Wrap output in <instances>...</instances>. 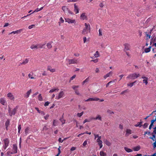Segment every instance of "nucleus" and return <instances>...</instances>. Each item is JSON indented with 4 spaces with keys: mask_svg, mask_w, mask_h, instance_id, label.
Here are the masks:
<instances>
[{
    "mask_svg": "<svg viewBox=\"0 0 156 156\" xmlns=\"http://www.w3.org/2000/svg\"><path fill=\"white\" fill-rule=\"evenodd\" d=\"M89 81V77L87 78H86L84 81L83 82H82V85H83L84 83L86 82H88Z\"/></svg>",
    "mask_w": 156,
    "mask_h": 156,
    "instance_id": "c03bdc74",
    "label": "nucleus"
},
{
    "mask_svg": "<svg viewBox=\"0 0 156 156\" xmlns=\"http://www.w3.org/2000/svg\"><path fill=\"white\" fill-rule=\"evenodd\" d=\"M99 100V99L98 98H89L88 99L85 100V101H98Z\"/></svg>",
    "mask_w": 156,
    "mask_h": 156,
    "instance_id": "f3484780",
    "label": "nucleus"
},
{
    "mask_svg": "<svg viewBox=\"0 0 156 156\" xmlns=\"http://www.w3.org/2000/svg\"><path fill=\"white\" fill-rule=\"evenodd\" d=\"M152 51L153 53H156V47L153 48L152 50Z\"/></svg>",
    "mask_w": 156,
    "mask_h": 156,
    "instance_id": "774afa93",
    "label": "nucleus"
},
{
    "mask_svg": "<svg viewBox=\"0 0 156 156\" xmlns=\"http://www.w3.org/2000/svg\"><path fill=\"white\" fill-rule=\"evenodd\" d=\"M38 99L39 101H41L42 100V97L41 96V94H39L38 97Z\"/></svg>",
    "mask_w": 156,
    "mask_h": 156,
    "instance_id": "ea45409f",
    "label": "nucleus"
},
{
    "mask_svg": "<svg viewBox=\"0 0 156 156\" xmlns=\"http://www.w3.org/2000/svg\"><path fill=\"white\" fill-rule=\"evenodd\" d=\"M126 136H128L130 134L132 133V130L130 129H128L126 130Z\"/></svg>",
    "mask_w": 156,
    "mask_h": 156,
    "instance_id": "5701e85b",
    "label": "nucleus"
},
{
    "mask_svg": "<svg viewBox=\"0 0 156 156\" xmlns=\"http://www.w3.org/2000/svg\"><path fill=\"white\" fill-rule=\"evenodd\" d=\"M32 74L33 73H32V74H31V73H29L28 74V76L29 78H30V79H34L35 78L34 77L32 76Z\"/></svg>",
    "mask_w": 156,
    "mask_h": 156,
    "instance_id": "a19ab883",
    "label": "nucleus"
},
{
    "mask_svg": "<svg viewBox=\"0 0 156 156\" xmlns=\"http://www.w3.org/2000/svg\"><path fill=\"white\" fill-rule=\"evenodd\" d=\"M45 44H37L38 48H42Z\"/></svg>",
    "mask_w": 156,
    "mask_h": 156,
    "instance_id": "58836bf2",
    "label": "nucleus"
},
{
    "mask_svg": "<svg viewBox=\"0 0 156 156\" xmlns=\"http://www.w3.org/2000/svg\"><path fill=\"white\" fill-rule=\"evenodd\" d=\"M31 92H32V90L31 89L29 90L26 93V94L24 96L26 98H28L29 95H30V93H31Z\"/></svg>",
    "mask_w": 156,
    "mask_h": 156,
    "instance_id": "6ab92c4d",
    "label": "nucleus"
},
{
    "mask_svg": "<svg viewBox=\"0 0 156 156\" xmlns=\"http://www.w3.org/2000/svg\"><path fill=\"white\" fill-rule=\"evenodd\" d=\"M85 28L86 29L87 31L90 32V26L89 23H85Z\"/></svg>",
    "mask_w": 156,
    "mask_h": 156,
    "instance_id": "9b49d317",
    "label": "nucleus"
},
{
    "mask_svg": "<svg viewBox=\"0 0 156 156\" xmlns=\"http://www.w3.org/2000/svg\"><path fill=\"white\" fill-rule=\"evenodd\" d=\"M47 46L48 48L49 49H50L52 47L51 44L50 43H48L47 44Z\"/></svg>",
    "mask_w": 156,
    "mask_h": 156,
    "instance_id": "4c0bfd02",
    "label": "nucleus"
},
{
    "mask_svg": "<svg viewBox=\"0 0 156 156\" xmlns=\"http://www.w3.org/2000/svg\"><path fill=\"white\" fill-rule=\"evenodd\" d=\"M99 31V36H102V30L101 29H99L98 30Z\"/></svg>",
    "mask_w": 156,
    "mask_h": 156,
    "instance_id": "a18cd8bd",
    "label": "nucleus"
},
{
    "mask_svg": "<svg viewBox=\"0 0 156 156\" xmlns=\"http://www.w3.org/2000/svg\"><path fill=\"white\" fill-rule=\"evenodd\" d=\"M22 29H20L19 30L12 31L11 33H10L9 34H18L20 33L22 31Z\"/></svg>",
    "mask_w": 156,
    "mask_h": 156,
    "instance_id": "ddd939ff",
    "label": "nucleus"
},
{
    "mask_svg": "<svg viewBox=\"0 0 156 156\" xmlns=\"http://www.w3.org/2000/svg\"><path fill=\"white\" fill-rule=\"evenodd\" d=\"M66 60H67L68 61L69 64V65L71 64H76L78 62V60L75 58H74L73 59H66Z\"/></svg>",
    "mask_w": 156,
    "mask_h": 156,
    "instance_id": "20e7f679",
    "label": "nucleus"
},
{
    "mask_svg": "<svg viewBox=\"0 0 156 156\" xmlns=\"http://www.w3.org/2000/svg\"><path fill=\"white\" fill-rule=\"evenodd\" d=\"M83 113V112L82 111V112L80 113H78L77 114V116L79 117H80L82 116Z\"/></svg>",
    "mask_w": 156,
    "mask_h": 156,
    "instance_id": "8fccbe9b",
    "label": "nucleus"
},
{
    "mask_svg": "<svg viewBox=\"0 0 156 156\" xmlns=\"http://www.w3.org/2000/svg\"><path fill=\"white\" fill-rule=\"evenodd\" d=\"M62 9L65 13L68 14H72V12L69 10L68 7L66 6H63L62 7Z\"/></svg>",
    "mask_w": 156,
    "mask_h": 156,
    "instance_id": "7ed1b4c3",
    "label": "nucleus"
},
{
    "mask_svg": "<svg viewBox=\"0 0 156 156\" xmlns=\"http://www.w3.org/2000/svg\"><path fill=\"white\" fill-rule=\"evenodd\" d=\"M104 142L105 143V144L106 145H108V146L111 145V143L106 140Z\"/></svg>",
    "mask_w": 156,
    "mask_h": 156,
    "instance_id": "473e14b6",
    "label": "nucleus"
},
{
    "mask_svg": "<svg viewBox=\"0 0 156 156\" xmlns=\"http://www.w3.org/2000/svg\"><path fill=\"white\" fill-rule=\"evenodd\" d=\"M136 82V81H135L134 82L130 83H128L127 85L128 86H129L130 87H131L133 86V85Z\"/></svg>",
    "mask_w": 156,
    "mask_h": 156,
    "instance_id": "f704fd0d",
    "label": "nucleus"
},
{
    "mask_svg": "<svg viewBox=\"0 0 156 156\" xmlns=\"http://www.w3.org/2000/svg\"><path fill=\"white\" fill-rule=\"evenodd\" d=\"M9 119H7L5 123V125L6 128V130H8V127L9 126Z\"/></svg>",
    "mask_w": 156,
    "mask_h": 156,
    "instance_id": "4be33fe9",
    "label": "nucleus"
},
{
    "mask_svg": "<svg viewBox=\"0 0 156 156\" xmlns=\"http://www.w3.org/2000/svg\"><path fill=\"white\" fill-rule=\"evenodd\" d=\"M47 70L50 71L51 72H55V69H51V66H48Z\"/></svg>",
    "mask_w": 156,
    "mask_h": 156,
    "instance_id": "412c9836",
    "label": "nucleus"
},
{
    "mask_svg": "<svg viewBox=\"0 0 156 156\" xmlns=\"http://www.w3.org/2000/svg\"><path fill=\"white\" fill-rule=\"evenodd\" d=\"M107 112L108 113H109V114H111L112 113H114V112H113L111 110H107Z\"/></svg>",
    "mask_w": 156,
    "mask_h": 156,
    "instance_id": "680f3d73",
    "label": "nucleus"
},
{
    "mask_svg": "<svg viewBox=\"0 0 156 156\" xmlns=\"http://www.w3.org/2000/svg\"><path fill=\"white\" fill-rule=\"evenodd\" d=\"M98 138L97 139V142H99L100 141H101V136H98Z\"/></svg>",
    "mask_w": 156,
    "mask_h": 156,
    "instance_id": "13d9d810",
    "label": "nucleus"
},
{
    "mask_svg": "<svg viewBox=\"0 0 156 156\" xmlns=\"http://www.w3.org/2000/svg\"><path fill=\"white\" fill-rule=\"evenodd\" d=\"M128 92V90H124L122 92H121L120 93V95H124V94L126 93H127Z\"/></svg>",
    "mask_w": 156,
    "mask_h": 156,
    "instance_id": "37998d69",
    "label": "nucleus"
},
{
    "mask_svg": "<svg viewBox=\"0 0 156 156\" xmlns=\"http://www.w3.org/2000/svg\"><path fill=\"white\" fill-rule=\"evenodd\" d=\"M3 141L4 143V145L8 146L9 143V139L8 138H6L4 139Z\"/></svg>",
    "mask_w": 156,
    "mask_h": 156,
    "instance_id": "2eb2a0df",
    "label": "nucleus"
},
{
    "mask_svg": "<svg viewBox=\"0 0 156 156\" xmlns=\"http://www.w3.org/2000/svg\"><path fill=\"white\" fill-rule=\"evenodd\" d=\"M80 19L82 20H87V17L85 13H83L80 16Z\"/></svg>",
    "mask_w": 156,
    "mask_h": 156,
    "instance_id": "1a4fd4ad",
    "label": "nucleus"
},
{
    "mask_svg": "<svg viewBox=\"0 0 156 156\" xmlns=\"http://www.w3.org/2000/svg\"><path fill=\"white\" fill-rule=\"evenodd\" d=\"M49 104V102L47 101L44 103V106H47Z\"/></svg>",
    "mask_w": 156,
    "mask_h": 156,
    "instance_id": "338daca9",
    "label": "nucleus"
},
{
    "mask_svg": "<svg viewBox=\"0 0 156 156\" xmlns=\"http://www.w3.org/2000/svg\"><path fill=\"white\" fill-rule=\"evenodd\" d=\"M76 75H75L73 76L70 79V81H72V80H73V79H74L76 78Z\"/></svg>",
    "mask_w": 156,
    "mask_h": 156,
    "instance_id": "bf43d9fd",
    "label": "nucleus"
},
{
    "mask_svg": "<svg viewBox=\"0 0 156 156\" xmlns=\"http://www.w3.org/2000/svg\"><path fill=\"white\" fill-rule=\"evenodd\" d=\"M111 83H114V81H112L108 82L106 85V87H108V86L111 84Z\"/></svg>",
    "mask_w": 156,
    "mask_h": 156,
    "instance_id": "864d4df0",
    "label": "nucleus"
},
{
    "mask_svg": "<svg viewBox=\"0 0 156 156\" xmlns=\"http://www.w3.org/2000/svg\"><path fill=\"white\" fill-rule=\"evenodd\" d=\"M148 124L147 123H144L143 125V127L144 128H146L147 127Z\"/></svg>",
    "mask_w": 156,
    "mask_h": 156,
    "instance_id": "e2e57ef3",
    "label": "nucleus"
},
{
    "mask_svg": "<svg viewBox=\"0 0 156 156\" xmlns=\"http://www.w3.org/2000/svg\"><path fill=\"white\" fill-rule=\"evenodd\" d=\"M100 155L101 156H105L106 154L103 151H101L100 152Z\"/></svg>",
    "mask_w": 156,
    "mask_h": 156,
    "instance_id": "3c124183",
    "label": "nucleus"
},
{
    "mask_svg": "<svg viewBox=\"0 0 156 156\" xmlns=\"http://www.w3.org/2000/svg\"><path fill=\"white\" fill-rule=\"evenodd\" d=\"M6 102V101L3 98H1L0 99V103L3 105H4L5 104Z\"/></svg>",
    "mask_w": 156,
    "mask_h": 156,
    "instance_id": "bb28decb",
    "label": "nucleus"
},
{
    "mask_svg": "<svg viewBox=\"0 0 156 156\" xmlns=\"http://www.w3.org/2000/svg\"><path fill=\"white\" fill-rule=\"evenodd\" d=\"M91 119L92 120H98V119L99 120H101V116H100L99 115H98L97 117L95 118L94 117H91Z\"/></svg>",
    "mask_w": 156,
    "mask_h": 156,
    "instance_id": "aec40b11",
    "label": "nucleus"
},
{
    "mask_svg": "<svg viewBox=\"0 0 156 156\" xmlns=\"http://www.w3.org/2000/svg\"><path fill=\"white\" fill-rule=\"evenodd\" d=\"M30 48H31L32 49H35V48H38L37 47V45H34V44H32Z\"/></svg>",
    "mask_w": 156,
    "mask_h": 156,
    "instance_id": "2f4dec72",
    "label": "nucleus"
},
{
    "mask_svg": "<svg viewBox=\"0 0 156 156\" xmlns=\"http://www.w3.org/2000/svg\"><path fill=\"white\" fill-rule=\"evenodd\" d=\"M29 59L27 58H26V59H25L24 61L23 62H22L20 63V64L19 65H22L23 64H27V63L29 62Z\"/></svg>",
    "mask_w": 156,
    "mask_h": 156,
    "instance_id": "a211bd4d",
    "label": "nucleus"
},
{
    "mask_svg": "<svg viewBox=\"0 0 156 156\" xmlns=\"http://www.w3.org/2000/svg\"><path fill=\"white\" fill-rule=\"evenodd\" d=\"M63 116H62V117L60 118V119L61 122H62V124H64L65 122V120L63 119Z\"/></svg>",
    "mask_w": 156,
    "mask_h": 156,
    "instance_id": "e433bc0d",
    "label": "nucleus"
},
{
    "mask_svg": "<svg viewBox=\"0 0 156 156\" xmlns=\"http://www.w3.org/2000/svg\"><path fill=\"white\" fill-rule=\"evenodd\" d=\"M65 21L66 22L69 23H76V21L75 20H72L68 18L65 19Z\"/></svg>",
    "mask_w": 156,
    "mask_h": 156,
    "instance_id": "6e6552de",
    "label": "nucleus"
},
{
    "mask_svg": "<svg viewBox=\"0 0 156 156\" xmlns=\"http://www.w3.org/2000/svg\"><path fill=\"white\" fill-rule=\"evenodd\" d=\"M140 146L139 145L134 147L133 149L134 151H138L140 150Z\"/></svg>",
    "mask_w": 156,
    "mask_h": 156,
    "instance_id": "b1692460",
    "label": "nucleus"
},
{
    "mask_svg": "<svg viewBox=\"0 0 156 156\" xmlns=\"http://www.w3.org/2000/svg\"><path fill=\"white\" fill-rule=\"evenodd\" d=\"M17 109L18 107L17 106H16L15 108L12 110H11V109L9 107L8 110L9 115L10 116H12L13 115H15L16 113V112L17 111Z\"/></svg>",
    "mask_w": 156,
    "mask_h": 156,
    "instance_id": "f03ea898",
    "label": "nucleus"
},
{
    "mask_svg": "<svg viewBox=\"0 0 156 156\" xmlns=\"http://www.w3.org/2000/svg\"><path fill=\"white\" fill-rule=\"evenodd\" d=\"M87 140H85L83 143V145L84 146H85L87 144Z\"/></svg>",
    "mask_w": 156,
    "mask_h": 156,
    "instance_id": "4d7b16f0",
    "label": "nucleus"
},
{
    "mask_svg": "<svg viewBox=\"0 0 156 156\" xmlns=\"http://www.w3.org/2000/svg\"><path fill=\"white\" fill-rule=\"evenodd\" d=\"M29 127H27L25 129V133L26 134H27L29 132Z\"/></svg>",
    "mask_w": 156,
    "mask_h": 156,
    "instance_id": "de8ad7c7",
    "label": "nucleus"
},
{
    "mask_svg": "<svg viewBox=\"0 0 156 156\" xmlns=\"http://www.w3.org/2000/svg\"><path fill=\"white\" fill-rule=\"evenodd\" d=\"M124 149L127 152H130L133 151L132 149L126 147H125L124 148Z\"/></svg>",
    "mask_w": 156,
    "mask_h": 156,
    "instance_id": "c85d7f7f",
    "label": "nucleus"
},
{
    "mask_svg": "<svg viewBox=\"0 0 156 156\" xmlns=\"http://www.w3.org/2000/svg\"><path fill=\"white\" fill-rule=\"evenodd\" d=\"M97 142L98 143V145L99 146L100 148H101L103 146V145L102 144V141H100L99 142Z\"/></svg>",
    "mask_w": 156,
    "mask_h": 156,
    "instance_id": "79ce46f5",
    "label": "nucleus"
},
{
    "mask_svg": "<svg viewBox=\"0 0 156 156\" xmlns=\"http://www.w3.org/2000/svg\"><path fill=\"white\" fill-rule=\"evenodd\" d=\"M43 7H42L40 9L37 8V9H35V10H34L33 11V12H32V13H31L29 14V15H27L26 16H23V17H22V19H23V18L25 17H27V16H30V14H32L33 13H34V12H38V11H40L42 9H43Z\"/></svg>",
    "mask_w": 156,
    "mask_h": 156,
    "instance_id": "9d476101",
    "label": "nucleus"
},
{
    "mask_svg": "<svg viewBox=\"0 0 156 156\" xmlns=\"http://www.w3.org/2000/svg\"><path fill=\"white\" fill-rule=\"evenodd\" d=\"M87 30L85 29L84 28V29L82 30V34H88Z\"/></svg>",
    "mask_w": 156,
    "mask_h": 156,
    "instance_id": "72a5a7b5",
    "label": "nucleus"
},
{
    "mask_svg": "<svg viewBox=\"0 0 156 156\" xmlns=\"http://www.w3.org/2000/svg\"><path fill=\"white\" fill-rule=\"evenodd\" d=\"M17 147L16 145V144H14L13 145V152H11V154H13L14 153L15 154V153H17Z\"/></svg>",
    "mask_w": 156,
    "mask_h": 156,
    "instance_id": "0eeeda50",
    "label": "nucleus"
},
{
    "mask_svg": "<svg viewBox=\"0 0 156 156\" xmlns=\"http://www.w3.org/2000/svg\"><path fill=\"white\" fill-rule=\"evenodd\" d=\"M91 120H92L91 118H90V119H85L83 122V123L84 124V123H86V122H90Z\"/></svg>",
    "mask_w": 156,
    "mask_h": 156,
    "instance_id": "49530a36",
    "label": "nucleus"
},
{
    "mask_svg": "<svg viewBox=\"0 0 156 156\" xmlns=\"http://www.w3.org/2000/svg\"><path fill=\"white\" fill-rule=\"evenodd\" d=\"M94 56L95 58H98L99 57L100 54L98 51H97L94 54Z\"/></svg>",
    "mask_w": 156,
    "mask_h": 156,
    "instance_id": "c756f323",
    "label": "nucleus"
},
{
    "mask_svg": "<svg viewBox=\"0 0 156 156\" xmlns=\"http://www.w3.org/2000/svg\"><path fill=\"white\" fill-rule=\"evenodd\" d=\"M7 96L11 100H14V97L12 93H9L7 94Z\"/></svg>",
    "mask_w": 156,
    "mask_h": 156,
    "instance_id": "4468645a",
    "label": "nucleus"
},
{
    "mask_svg": "<svg viewBox=\"0 0 156 156\" xmlns=\"http://www.w3.org/2000/svg\"><path fill=\"white\" fill-rule=\"evenodd\" d=\"M74 11L75 12L76 14L78 13L79 12V9L78 7L76 4V3L74 4Z\"/></svg>",
    "mask_w": 156,
    "mask_h": 156,
    "instance_id": "f8f14e48",
    "label": "nucleus"
},
{
    "mask_svg": "<svg viewBox=\"0 0 156 156\" xmlns=\"http://www.w3.org/2000/svg\"><path fill=\"white\" fill-rule=\"evenodd\" d=\"M75 93L77 95H80V94L79 92V91H78V90L76 89V90L75 91Z\"/></svg>",
    "mask_w": 156,
    "mask_h": 156,
    "instance_id": "6e6d98bb",
    "label": "nucleus"
},
{
    "mask_svg": "<svg viewBox=\"0 0 156 156\" xmlns=\"http://www.w3.org/2000/svg\"><path fill=\"white\" fill-rule=\"evenodd\" d=\"M112 73H113L112 71H110V72H109V73H108V74H107V76L108 77H109L110 76H112Z\"/></svg>",
    "mask_w": 156,
    "mask_h": 156,
    "instance_id": "09e8293b",
    "label": "nucleus"
},
{
    "mask_svg": "<svg viewBox=\"0 0 156 156\" xmlns=\"http://www.w3.org/2000/svg\"><path fill=\"white\" fill-rule=\"evenodd\" d=\"M35 27V25L34 24H32L31 25L29 26V29H31L33 27Z\"/></svg>",
    "mask_w": 156,
    "mask_h": 156,
    "instance_id": "0e129e2a",
    "label": "nucleus"
},
{
    "mask_svg": "<svg viewBox=\"0 0 156 156\" xmlns=\"http://www.w3.org/2000/svg\"><path fill=\"white\" fill-rule=\"evenodd\" d=\"M59 90V89L58 88L52 89H51L50 90L49 92V93H52V92H54V91H55L56 90H57L58 91Z\"/></svg>",
    "mask_w": 156,
    "mask_h": 156,
    "instance_id": "c9c22d12",
    "label": "nucleus"
},
{
    "mask_svg": "<svg viewBox=\"0 0 156 156\" xmlns=\"http://www.w3.org/2000/svg\"><path fill=\"white\" fill-rule=\"evenodd\" d=\"M91 62H94L95 63L97 62H98V59L97 58L96 59H95L94 60H93L91 61Z\"/></svg>",
    "mask_w": 156,
    "mask_h": 156,
    "instance_id": "052dcab7",
    "label": "nucleus"
},
{
    "mask_svg": "<svg viewBox=\"0 0 156 156\" xmlns=\"http://www.w3.org/2000/svg\"><path fill=\"white\" fill-rule=\"evenodd\" d=\"M57 123V121L55 120H54V122L53 124V125L54 126H56V123Z\"/></svg>",
    "mask_w": 156,
    "mask_h": 156,
    "instance_id": "69168bd1",
    "label": "nucleus"
},
{
    "mask_svg": "<svg viewBox=\"0 0 156 156\" xmlns=\"http://www.w3.org/2000/svg\"><path fill=\"white\" fill-rule=\"evenodd\" d=\"M64 96V93L63 91H62L59 93L58 96L56 97L55 99L57 100L63 97Z\"/></svg>",
    "mask_w": 156,
    "mask_h": 156,
    "instance_id": "39448f33",
    "label": "nucleus"
},
{
    "mask_svg": "<svg viewBox=\"0 0 156 156\" xmlns=\"http://www.w3.org/2000/svg\"><path fill=\"white\" fill-rule=\"evenodd\" d=\"M60 21L58 23L59 26H60L61 23H64V20L62 17H61L59 19Z\"/></svg>",
    "mask_w": 156,
    "mask_h": 156,
    "instance_id": "7c9ffc66",
    "label": "nucleus"
},
{
    "mask_svg": "<svg viewBox=\"0 0 156 156\" xmlns=\"http://www.w3.org/2000/svg\"><path fill=\"white\" fill-rule=\"evenodd\" d=\"M21 129V125H19L18 127V133H20V131Z\"/></svg>",
    "mask_w": 156,
    "mask_h": 156,
    "instance_id": "5fc2aeb1",
    "label": "nucleus"
},
{
    "mask_svg": "<svg viewBox=\"0 0 156 156\" xmlns=\"http://www.w3.org/2000/svg\"><path fill=\"white\" fill-rule=\"evenodd\" d=\"M148 78H146L143 80V83H145L146 85H147L148 83Z\"/></svg>",
    "mask_w": 156,
    "mask_h": 156,
    "instance_id": "393cba45",
    "label": "nucleus"
},
{
    "mask_svg": "<svg viewBox=\"0 0 156 156\" xmlns=\"http://www.w3.org/2000/svg\"><path fill=\"white\" fill-rule=\"evenodd\" d=\"M151 46H150L149 48H146L145 49L144 51L146 53H147L150 52L151 51Z\"/></svg>",
    "mask_w": 156,
    "mask_h": 156,
    "instance_id": "cd10ccee",
    "label": "nucleus"
},
{
    "mask_svg": "<svg viewBox=\"0 0 156 156\" xmlns=\"http://www.w3.org/2000/svg\"><path fill=\"white\" fill-rule=\"evenodd\" d=\"M140 76V74H139V73H134L129 75L127 77V79H134L137 78Z\"/></svg>",
    "mask_w": 156,
    "mask_h": 156,
    "instance_id": "f257e3e1",
    "label": "nucleus"
},
{
    "mask_svg": "<svg viewBox=\"0 0 156 156\" xmlns=\"http://www.w3.org/2000/svg\"><path fill=\"white\" fill-rule=\"evenodd\" d=\"M152 30H150V32L149 33H148V32L146 31L145 32L146 36L147 37L148 39L150 38L151 37V35L150 34H151V32L152 31Z\"/></svg>",
    "mask_w": 156,
    "mask_h": 156,
    "instance_id": "dca6fc26",
    "label": "nucleus"
},
{
    "mask_svg": "<svg viewBox=\"0 0 156 156\" xmlns=\"http://www.w3.org/2000/svg\"><path fill=\"white\" fill-rule=\"evenodd\" d=\"M124 46L125 47L124 50L125 51L129 50L130 48V44L128 43H125L124 44Z\"/></svg>",
    "mask_w": 156,
    "mask_h": 156,
    "instance_id": "423d86ee",
    "label": "nucleus"
},
{
    "mask_svg": "<svg viewBox=\"0 0 156 156\" xmlns=\"http://www.w3.org/2000/svg\"><path fill=\"white\" fill-rule=\"evenodd\" d=\"M79 87V86H73L72 87L75 91L77 89H76V88H77V87Z\"/></svg>",
    "mask_w": 156,
    "mask_h": 156,
    "instance_id": "603ef678",
    "label": "nucleus"
},
{
    "mask_svg": "<svg viewBox=\"0 0 156 156\" xmlns=\"http://www.w3.org/2000/svg\"><path fill=\"white\" fill-rule=\"evenodd\" d=\"M142 123V122L140 121V122H138L137 124L135 125V126L136 127H141Z\"/></svg>",
    "mask_w": 156,
    "mask_h": 156,
    "instance_id": "a878e982",
    "label": "nucleus"
}]
</instances>
